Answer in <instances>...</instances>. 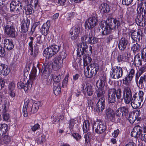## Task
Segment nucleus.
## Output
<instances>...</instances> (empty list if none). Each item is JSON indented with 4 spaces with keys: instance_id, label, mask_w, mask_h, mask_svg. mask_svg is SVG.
Instances as JSON below:
<instances>
[{
    "instance_id": "42",
    "label": "nucleus",
    "mask_w": 146,
    "mask_h": 146,
    "mask_svg": "<svg viewBox=\"0 0 146 146\" xmlns=\"http://www.w3.org/2000/svg\"><path fill=\"white\" fill-rule=\"evenodd\" d=\"M85 90L86 92L87 95L89 96H91L92 95L93 93L92 86L90 84L87 85L86 87L85 88Z\"/></svg>"
},
{
    "instance_id": "9",
    "label": "nucleus",
    "mask_w": 146,
    "mask_h": 146,
    "mask_svg": "<svg viewBox=\"0 0 146 146\" xmlns=\"http://www.w3.org/2000/svg\"><path fill=\"white\" fill-rule=\"evenodd\" d=\"M135 71L133 68L129 69V72L127 74L124 76L122 79L123 84L126 86L129 87L131 83V81L135 74Z\"/></svg>"
},
{
    "instance_id": "58",
    "label": "nucleus",
    "mask_w": 146,
    "mask_h": 146,
    "mask_svg": "<svg viewBox=\"0 0 146 146\" xmlns=\"http://www.w3.org/2000/svg\"><path fill=\"white\" fill-rule=\"evenodd\" d=\"M133 64L136 67H139L142 65V61L141 59L135 60V62L133 61Z\"/></svg>"
},
{
    "instance_id": "50",
    "label": "nucleus",
    "mask_w": 146,
    "mask_h": 146,
    "mask_svg": "<svg viewBox=\"0 0 146 146\" xmlns=\"http://www.w3.org/2000/svg\"><path fill=\"white\" fill-rule=\"evenodd\" d=\"M122 109L121 108V107H120L119 108H118L116 111L115 113V115H116L117 117V119H119V122L120 121V119L118 117H120L121 116H122Z\"/></svg>"
},
{
    "instance_id": "7",
    "label": "nucleus",
    "mask_w": 146,
    "mask_h": 146,
    "mask_svg": "<svg viewBox=\"0 0 146 146\" xmlns=\"http://www.w3.org/2000/svg\"><path fill=\"white\" fill-rule=\"evenodd\" d=\"M37 70L35 67H34L32 69L30 74H29V79L27 82L25 84L24 90L25 92L27 91L32 86L33 82L35 79L36 76Z\"/></svg>"
},
{
    "instance_id": "5",
    "label": "nucleus",
    "mask_w": 146,
    "mask_h": 146,
    "mask_svg": "<svg viewBox=\"0 0 146 146\" xmlns=\"http://www.w3.org/2000/svg\"><path fill=\"white\" fill-rule=\"evenodd\" d=\"M60 47V46L56 45L50 46L44 50L43 55L46 58L49 59L59 51Z\"/></svg>"
},
{
    "instance_id": "3",
    "label": "nucleus",
    "mask_w": 146,
    "mask_h": 146,
    "mask_svg": "<svg viewBox=\"0 0 146 146\" xmlns=\"http://www.w3.org/2000/svg\"><path fill=\"white\" fill-rule=\"evenodd\" d=\"M51 63L50 62L45 63L42 67L41 72L42 73V77L43 79H46V84L50 85L52 81L53 74H51Z\"/></svg>"
},
{
    "instance_id": "36",
    "label": "nucleus",
    "mask_w": 146,
    "mask_h": 146,
    "mask_svg": "<svg viewBox=\"0 0 146 146\" xmlns=\"http://www.w3.org/2000/svg\"><path fill=\"white\" fill-rule=\"evenodd\" d=\"M146 79V75H145L140 77L138 82L139 85L137 84L138 86L140 88L142 89L143 88H144L143 82H145Z\"/></svg>"
},
{
    "instance_id": "62",
    "label": "nucleus",
    "mask_w": 146,
    "mask_h": 146,
    "mask_svg": "<svg viewBox=\"0 0 146 146\" xmlns=\"http://www.w3.org/2000/svg\"><path fill=\"white\" fill-rule=\"evenodd\" d=\"M17 88L19 89H23L24 90V87L25 83L23 82L20 81L18 82L17 84Z\"/></svg>"
},
{
    "instance_id": "16",
    "label": "nucleus",
    "mask_w": 146,
    "mask_h": 146,
    "mask_svg": "<svg viewBox=\"0 0 146 146\" xmlns=\"http://www.w3.org/2000/svg\"><path fill=\"white\" fill-rule=\"evenodd\" d=\"M142 129V128L138 125L135 126L133 127V130L131 133V136L137 139L139 137L140 138L141 136L143 135Z\"/></svg>"
},
{
    "instance_id": "45",
    "label": "nucleus",
    "mask_w": 146,
    "mask_h": 146,
    "mask_svg": "<svg viewBox=\"0 0 146 146\" xmlns=\"http://www.w3.org/2000/svg\"><path fill=\"white\" fill-rule=\"evenodd\" d=\"M128 117V120L131 124H133L136 121V115H133L131 113H129Z\"/></svg>"
},
{
    "instance_id": "60",
    "label": "nucleus",
    "mask_w": 146,
    "mask_h": 146,
    "mask_svg": "<svg viewBox=\"0 0 146 146\" xmlns=\"http://www.w3.org/2000/svg\"><path fill=\"white\" fill-rule=\"evenodd\" d=\"M66 56V54L64 52H61L60 54L59 55L58 57H57L56 58H59L60 60H63L65 59Z\"/></svg>"
},
{
    "instance_id": "18",
    "label": "nucleus",
    "mask_w": 146,
    "mask_h": 146,
    "mask_svg": "<svg viewBox=\"0 0 146 146\" xmlns=\"http://www.w3.org/2000/svg\"><path fill=\"white\" fill-rule=\"evenodd\" d=\"M3 42L4 47L8 50H12L14 47V46L11 40L4 38L3 39Z\"/></svg>"
},
{
    "instance_id": "11",
    "label": "nucleus",
    "mask_w": 146,
    "mask_h": 146,
    "mask_svg": "<svg viewBox=\"0 0 146 146\" xmlns=\"http://www.w3.org/2000/svg\"><path fill=\"white\" fill-rule=\"evenodd\" d=\"M93 128L95 129V131L96 133L101 134L106 130V127L104 123L100 121L97 122H94Z\"/></svg>"
},
{
    "instance_id": "52",
    "label": "nucleus",
    "mask_w": 146,
    "mask_h": 146,
    "mask_svg": "<svg viewBox=\"0 0 146 146\" xmlns=\"http://www.w3.org/2000/svg\"><path fill=\"white\" fill-rule=\"evenodd\" d=\"M15 82L12 81L10 82L8 86V90H15Z\"/></svg>"
},
{
    "instance_id": "59",
    "label": "nucleus",
    "mask_w": 146,
    "mask_h": 146,
    "mask_svg": "<svg viewBox=\"0 0 146 146\" xmlns=\"http://www.w3.org/2000/svg\"><path fill=\"white\" fill-rule=\"evenodd\" d=\"M75 121L74 119H71L69 121V127L70 128L72 129L74 127L75 124Z\"/></svg>"
},
{
    "instance_id": "1",
    "label": "nucleus",
    "mask_w": 146,
    "mask_h": 146,
    "mask_svg": "<svg viewBox=\"0 0 146 146\" xmlns=\"http://www.w3.org/2000/svg\"><path fill=\"white\" fill-rule=\"evenodd\" d=\"M123 18L122 16L120 15L119 17L113 18L109 17L108 19L109 21L104 22L106 26L104 28V30L102 32V34L103 35H107L110 34L113 30L117 29L122 23H123Z\"/></svg>"
},
{
    "instance_id": "28",
    "label": "nucleus",
    "mask_w": 146,
    "mask_h": 146,
    "mask_svg": "<svg viewBox=\"0 0 146 146\" xmlns=\"http://www.w3.org/2000/svg\"><path fill=\"white\" fill-rule=\"evenodd\" d=\"M25 104L23 106V114L24 117H27L28 116V114L30 113H29L28 110L30 111L29 108H28V105L29 102V100L26 99L25 100Z\"/></svg>"
},
{
    "instance_id": "48",
    "label": "nucleus",
    "mask_w": 146,
    "mask_h": 146,
    "mask_svg": "<svg viewBox=\"0 0 146 146\" xmlns=\"http://www.w3.org/2000/svg\"><path fill=\"white\" fill-rule=\"evenodd\" d=\"M141 58L144 62H146V47L141 50Z\"/></svg>"
},
{
    "instance_id": "35",
    "label": "nucleus",
    "mask_w": 146,
    "mask_h": 146,
    "mask_svg": "<svg viewBox=\"0 0 146 146\" xmlns=\"http://www.w3.org/2000/svg\"><path fill=\"white\" fill-rule=\"evenodd\" d=\"M138 42H135L133 43L131 47V50L134 53L138 52L140 50V46L138 44Z\"/></svg>"
},
{
    "instance_id": "63",
    "label": "nucleus",
    "mask_w": 146,
    "mask_h": 146,
    "mask_svg": "<svg viewBox=\"0 0 146 146\" xmlns=\"http://www.w3.org/2000/svg\"><path fill=\"white\" fill-rule=\"evenodd\" d=\"M68 82V76H66L64 80L62 82V86L64 88L66 87Z\"/></svg>"
},
{
    "instance_id": "32",
    "label": "nucleus",
    "mask_w": 146,
    "mask_h": 146,
    "mask_svg": "<svg viewBox=\"0 0 146 146\" xmlns=\"http://www.w3.org/2000/svg\"><path fill=\"white\" fill-rule=\"evenodd\" d=\"M113 91L114 92L115 96H116L117 99L118 100H121V101L122 98V91L121 88H119L116 90L115 88H112Z\"/></svg>"
},
{
    "instance_id": "4",
    "label": "nucleus",
    "mask_w": 146,
    "mask_h": 146,
    "mask_svg": "<svg viewBox=\"0 0 146 146\" xmlns=\"http://www.w3.org/2000/svg\"><path fill=\"white\" fill-rule=\"evenodd\" d=\"M89 35L85 34L81 38L82 42L79 43L77 45V55L79 57H81L84 54V52L86 51V49L88 48V44L87 38H89Z\"/></svg>"
},
{
    "instance_id": "47",
    "label": "nucleus",
    "mask_w": 146,
    "mask_h": 146,
    "mask_svg": "<svg viewBox=\"0 0 146 146\" xmlns=\"http://www.w3.org/2000/svg\"><path fill=\"white\" fill-rule=\"evenodd\" d=\"M53 79L54 81V83L53 84H60V82L61 80V78L60 74L54 76Z\"/></svg>"
},
{
    "instance_id": "29",
    "label": "nucleus",
    "mask_w": 146,
    "mask_h": 146,
    "mask_svg": "<svg viewBox=\"0 0 146 146\" xmlns=\"http://www.w3.org/2000/svg\"><path fill=\"white\" fill-rule=\"evenodd\" d=\"M9 129L7 124L5 123L0 124V137L6 134Z\"/></svg>"
},
{
    "instance_id": "12",
    "label": "nucleus",
    "mask_w": 146,
    "mask_h": 146,
    "mask_svg": "<svg viewBox=\"0 0 146 146\" xmlns=\"http://www.w3.org/2000/svg\"><path fill=\"white\" fill-rule=\"evenodd\" d=\"M143 35V32L141 30H138L137 32L135 31H133L131 34V38L133 40L132 43H134V42H139L141 40H142Z\"/></svg>"
},
{
    "instance_id": "38",
    "label": "nucleus",
    "mask_w": 146,
    "mask_h": 146,
    "mask_svg": "<svg viewBox=\"0 0 146 146\" xmlns=\"http://www.w3.org/2000/svg\"><path fill=\"white\" fill-rule=\"evenodd\" d=\"M11 2L16 7V11L17 12V13H18L19 10L22 9V8L23 6L21 3H20L19 1L17 0L12 1Z\"/></svg>"
},
{
    "instance_id": "33",
    "label": "nucleus",
    "mask_w": 146,
    "mask_h": 146,
    "mask_svg": "<svg viewBox=\"0 0 146 146\" xmlns=\"http://www.w3.org/2000/svg\"><path fill=\"white\" fill-rule=\"evenodd\" d=\"M53 84V92L56 96L58 95L61 92V89L60 88V84Z\"/></svg>"
},
{
    "instance_id": "8",
    "label": "nucleus",
    "mask_w": 146,
    "mask_h": 146,
    "mask_svg": "<svg viewBox=\"0 0 146 146\" xmlns=\"http://www.w3.org/2000/svg\"><path fill=\"white\" fill-rule=\"evenodd\" d=\"M46 38V36L42 35L38 36L36 38V42L34 46V55L35 57L37 56L38 53L39 47L43 45Z\"/></svg>"
},
{
    "instance_id": "51",
    "label": "nucleus",
    "mask_w": 146,
    "mask_h": 146,
    "mask_svg": "<svg viewBox=\"0 0 146 146\" xmlns=\"http://www.w3.org/2000/svg\"><path fill=\"white\" fill-rule=\"evenodd\" d=\"M2 116L4 120L8 121L10 118V115L9 113H7L6 111H3V112Z\"/></svg>"
},
{
    "instance_id": "2",
    "label": "nucleus",
    "mask_w": 146,
    "mask_h": 146,
    "mask_svg": "<svg viewBox=\"0 0 146 146\" xmlns=\"http://www.w3.org/2000/svg\"><path fill=\"white\" fill-rule=\"evenodd\" d=\"M124 100L125 103L129 104L131 102V106L133 109L140 108L141 102L143 100L132 98V92L129 87H125L123 90V97L121 100Z\"/></svg>"
},
{
    "instance_id": "13",
    "label": "nucleus",
    "mask_w": 146,
    "mask_h": 146,
    "mask_svg": "<svg viewBox=\"0 0 146 146\" xmlns=\"http://www.w3.org/2000/svg\"><path fill=\"white\" fill-rule=\"evenodd\" d=\"M30 24V20L27 17L24 18L21 21L20 32L22 33H27L29 30Z\"/></svg>"
},
{
    "instance_id": "31",
    "label": "nucleus",
    "mask_w": 146,
    "mask_h": 146,
    "mask_svg": "<svg viewBox=\"0 0 146 146\" xmlns=\"http://www.w3.org/2000/svg\"><path fill=\"white\" fill-rule=\"evenodd\" d=\"M29 38L30 40L31 41L29 42L28 44L29 46L28 48L29 50L31 51L30 53V55L31 56L33 55V57L35 58V57L34 56V50H33V45L34 38L33 37L30 36L29 37Z\"/></svg>"
},
{
    "instance_id": "37",
    "label": "nucleus",
    "mask_w": 146,
    "mask_h": 146,
    "mask_svg": "<svg viewBox=\"0 0 146 146\" xmlns=\"http://www.w3.org/2000/svg\"><path fill=\"white\" fill-rule=\"evenodd\" d=\"M90 123L88 120H85L83 124V129L84 132L86 133L88 132L90 128Z\"/></svg>"
},
{
    "instance_id": "41",
    "label": "nucleus",
    "mask_w": 146,
    "mask_h": 146,
    "mask_svg": "<svg viewBox=\"0 0 146 146\" xmlns=\"http://www.w3.org/2000/svg\"><path fill=\"white\" fill-rule=\"evenodd\" d=\"M83 61L84 62V66H87L92 61V59L91 57L84 55L83 56Z\"/></svg>"
},
{
    "instance_id": "61",
    "label": "nucleus",
    "mask_w": 146,
    "mask_h": 146,
    "mask_svg": "<svg viewBox=\"0 0 146 146\" xmlns=\"http://www.w3.org/2000/svg\"><path fill=\"white\" fill-rule=\"evenodd\" d=\"M146 71V66L145 65L140 67L138 70V72L142 74V73Z\"/></svg>"
},
{
    "instance_id": "6",
    "label": "nucleus",
    "mask_w": 146,
    "mask_h": 146,
    "mask_svg": "<svg viewBox=\"0 0 146 146\" xmlns=\"http://www.w3.org/2000/svg\"><path fill=\"white\" fill-rule=\"evenodd\" d=\"M90 66L91 68L90 73H89L90 68L89 67H87V71H84V75L85 77L89 78H91L93 76H95L99 70V66L98 63L93 62L90 64Z\"/></svg>"
},
{
    "instance_id": "34",
    "label": "nucleus",
    "mask_w": 146,
    "mask_h": 146,
    "mask_svg": "<svg viewBox=\"0 0 146 146\" xmlns=\"http://www.w3.org/2000/svg\"><path fill=\"white\" fill-rule=\"evenodd\" d=\"M144 93L143 91H139V92L135 93L132 96V98L139 99L143 100Z\"/></svg>"
},
{
    "instance_id": "14",
    "label": "nucleus",
    "mask_w": 146,
    "mask_h": 146,
    "mask_svg": "<svg viewBox=\"0 0 146 146\" xmlns=\"http://www.w3.org/2000/svg\"><path fill=\"white\" fill-rule=\"evenodd\" d=\"M112 78L114 79H118L123 75V71L121 68L120 66H116L112 68Z\"/></svg>"
},
{
    "instance_id": "46",
    "label": "nucleus",
    "mask_w": 146,
    "mask_h": 146,
    "mask_svg": "<svg viewBox=\"0 0 146 146\" xmlns=\"http://www.w3.org/2000/svg\"><path fill=\"white\" fill-rule=\"evenodd\" d=\"M98 89H104L105 86V82L101 80H98L96 83Z\"/></svg>"
},
{
    "instance_id": "24",
    "label": "nucleus",
    "mask_w": 146,
    "mask_h": 146,
    "mask_svg": "<svg viewBox=\"0 0 146 146\" xmlns=\"http://www.w3.org/2000/svg\"><path fill=\"white\" fill-rule=\"evenodd\" d=\"M99 9L100 12L103 14L109 12L110 9L109 5L105 3H102L100 5Z\"/></svg>"
},
{
    "instance_id": "19",
    "label": "nucleus",
    "mask_w": 146,
    "mask_h": 146,
    "mask_svg": "<svg viewBox=\"0 0 146 146\" xmlns=\"http://www.w3.org/2000/svg\"><path fill=\"white\" fill-rule=\"evenodd\" d=\"M128 44V40L125 37H122L119 41L118 47L121 51H124Z\"/></svg>"
},
{
    "instance_id": "10",
    "label": "nucleus",
    "mask_w": 146,
    "mask_h": 146,
    "mask_svg": "<svg viewBox=\"0 0 146 146\" xmlns=\"http://www.w3.org/2000/svg\"><path fill=\"white\" fill-rule=\"evenodd\" d=\"M105 114L107 119L109 120L112 122H118L119 121V119H117V117L114 111L110 108H107L104 111Z\"/></svg>"
},
{
    "instance_id": "43",
    "label": "nucleus",
    "mask_w": 146,
    "mask_h": 146,
    "mask_svg": "<svg viewBox=\"0 0 146 146\" xmlns=\"http://www.w3.org/2000/svg\"><path fill=\"white\" fill-rule=\"evenodd\" d=\"M122 111V116L127 117L129 115L128 108L127 106L121 107Z\"/></svg>"
},
{
    "instance_id": "21",
    "label": "nucleus",
    "mask_w": 146,
    "mask_h": 146,
    "mask_svg": "<svg viewBox=\"0 0 146 146\" xmlns=\"http://www.w3.org/2000/svg\"><path fill=\"white\" fill-rule=\"evenodd\" d=\"M112 88L110 89L108 91V104L114 103L116 101V96Z\"/></svg>"
},
{
    "instance_id": "15",
    "label": "nucleus",
    "mask_w": 146,
    "mask_h": 146,
    "mask_svg": "<svg viewBox=\"0 0 146 146\" xmlns=\"http://www.w3.org/2000/svg\"><path fill=\"white\" fill-rule=\"evenodd\" d=\"M97 18L95 16L90 17L85 22V26L86 29H90L94 27L97 24Z\"/></svg>"
},
{
    "instance_id": "17",
    "label": "nucleus",
    "mask_w": 146,
    "mask_h": 146,
    "mask_svg": "<svg viewBox=\"0 0 146 146\" xmlns=\"http://www.w3.org/2000/svg\"><path fill=\"white\" fill-rule=\"evenodd\" d=\"M50 26V21L49 20H48L43 24L40 28V32L41 34L44 36H46L49 33Z\"/></svg>"
},
{
    "instance_id": "23",
    "label": "nucleus",
    "mask_w": 146,
    "mask_h": 146,
    "mask_svg": "<svg viewBox=\"0 0 146 146\" xmlns=\"http://www.w3.org/2000/svg\"><path fill=\"white\" fill-rule=\"evenodd\" d=\"M4 31L5 34L9 36L12 38L15 37L16 31L15 27L4 28Z\"/></svg>"
},
{
    "instance_id": "30",
    "label": "nucleus",
    "mask_w": 146,
    "mask_h": 146,
    "mask_svg": "<svg viewBox=\"0 0 146 146\" xmlns=\"http://www.w3.org/2000/svg\"><path fill=\"white\" fill-rule=\"evenodd\" d=\"M98 40V38L92 35V32L89 33V37L88 40V44L92 45L94 44L97 43Z\"/></svg>"
},
{
    "instance_id": "27",
    "label": "nucleus",
    "mask_w": 146,
    "mask_h": 146,
    "mask_svg": "<svg viewBox=\"0 0 146 146\" xmlns=\"http://www.w3.org/2000/svg\"><path fill=\"white\" fill-rule=\"evenodd\" d=\"M144 16L143 14L141 16L140 13H139L136 16V17L135 19V22L136 24L139 26L141 27H144V25L143 24L144 18Z\"/></svg>"
},
{
    "instance_id": "40",
    "label": "nucleus",
    "mask_w": 146,
    "mask_h": 146,
    "mask_svg": "<svg viewBox=\"0 0 146 146\" xmlns=\"http://www.w3.org/2000/svg\"><path fill=\"white\" fill-rule=\"evenodd\" d=\"M39 108V107L37 103L34 104L32 107L29 108L30 111H28L29 113H30V115L31 114L37 112Z\"/></svg>"
},
{
    "instance_id": "56",
    "label": "nucleus",
    "mask_w": 146,
    "mask_h": 146,
    "mask_svg": "<svg viewBox=\"0 0 146 146\" xmlns=\"http://www.w3.org/2000/svg\"><path fill=\"white\" fill-rule=\"evenodd\" d=\"M5 55V50L4 48L0 45V57L3 58Z\"/></svg>"
},
{
    "instance_id": "25",
    "label": "nucleus",
    "mask_w": 146,
    "mask_h": 146,
    "mask_svg": "<svg viewBox=\"0 0 146 146\" xmlns=\"http://www.w3.org/2000/svg\"><path fill=\"white\" fill-rule=\"evenodd\" d=\"M95 93L97 95V97L98 98V100H105L106 93L104 89H97L96 90Z\"/></svg>"
},
{
    "instance_id": "22",
    "label": "nucleus",
    "mask_w": 146,
    "mask_h": 146,
    "mask_svg": "<svg viewBox=\"0 0 146 146\" xmlns=\"http://www.w3.org/2000/svg\"><path fill=\"white\" fill-rule=\"evenodd\" d=\"M105 100H98L96 108V111L100 113L102 112L103 110L105 109Z\"/></svg>"
},
{
    "instance_id": "57",
    "label": "nucleus",
    "mask_w": 146,
    "mask_h": 146,
    "mask_svg": "<svg viewBox=\"0 0 146 146\" xmlns=\"http://www.w3.org/2000/svg\"><path fill=\"white\" fill-rule=\"evenodd\" d=\"M133 0H122V3L123 5L129 6L133 2Z\"/></svg>"
},
{
    "instance_id": "64",
    "label": "nucleus",
    "mask_w": 146,
    "mask_h": 146,
    "mask_svg": "<svg viewBox=\"0 0 146 146\" xmlns=\"http://www.w3.org/2000/svg\"><path fill=\"white\" fill-rule=\"evenodd\" d=\"M114 36L113 35H110L109 36L107 37L106 38V42L107 43L109 44L110 42L113 40L114 38Z\"/></svg>"
},
{
    "instance_id": "55",
    "label": "nucleus",
    "mask_w": 146,
    "mask_h": 146,
    "mask_svg": "<svg viewBox=\"0 0 146 146\" xmlns=\"http://www.w3.org/2000/svg\"><path fill=\"white\" fill-rule=\"evenodd\" d=\"M123 56L127 61H129L131 56V54L128 51L125 52L123 54Z\"/></svg>"
},
{
    "instance_id": "39",
    "label": "nucleus",
    "mask_w": 146,
    "mask_h": 146,
    "mask_svg": "<svg viewBox=\"0 0 146 146\" xmlns=\"http://www.w3.org/2000/svg\"><path fill=\"white\" fill-rule=\"evenodd\" d=\"M25 1L26 4L35 7L37 6L38 3V0H25Z\"/></svg>"
},
{
    "instance_id": "49",
    "label": "nucleus",
    "mask_w": 146,
    "mask_h": 146,
    "mask_svg": "<svg viewBox=\"0 0 146 146\" xmlns=\"http://www.w3.org/2000/svg\"><path fill=\"white\" fill-rule=\"evenodd\" d=\"M40 21L36 22L33 24L32 27L31 29V33L32 34H33L35 31L36 28L40 25Z\"/></svg>"
},
{
    "instance_id": "53",
    "label": "nucleus",
    "mask_w": 146,
    "mask_h": 146,
    "mask_svg": "<svg viewBox=\"0 0 146 146\" xmlns=\"http://www.w3.org/2000/svg\"><path fill=\"white\" fill-rule=\"evenodd\" d=\"M72 136L77 141H79L82 138L80 134L77 133H73L72 134Z\"/></svg>"
},
{
    "instance_id": "54",
    "label": "nucleus",
    "mask_w": 146,
    "mask_h": 146,
    "mask_svg": "<svg viewBox=\"0 0 146 146\" xmlns=\"http://www.w3.org/2000/svg\"><path fill=\"white\" fill-rule=\"evenodd\" d=\"M10 69L8 68L7 65H5V67L3 69V73L2 74V75H3L7 76L8 75L10 72Z\"/></svg>"
},
{
    "instance_id": "26",
    "label": "nucleus",
    "mask_w": 146,
    "mask_h": 146,
    "mask_svg": "<svg viewBox=\"0 0 146 146\" xmlns=\"http://www.w3.org/2000/svg\"><path fill=\"white\" fill-rule=\"evenodd\" d=\"M3 136L2 141V144L8 145L11 143L12 139L11 137L9 135L8 133L5 134Z\"/></svg>"
},
{
    "instance_id": "20",
    "label": "nucleus",
    "mask_w": 146,
    "mask_h": 146,
    "mask_svg": "<svg viewBox=\"0 0 146 146\" xmlns=\"http://www.w3.org/2000/svg\"><path fill=\"white\" fill-rule=\"evenodd\" d=\"M62 63V60H60L59 58H55L54 61L52 64V69L55 71L59 70L61 68Z\"/></svg>"
},
{
    "instance_id": "44",
    "label": "nucleus",
    "mask_w": 146,
    "mask_h": 146,
    "mask_svg": "<svg viewBox=\"0 0 146 146\" xmlns=\"http://www.w3.org/2000/svg\"><path fill=\"white\" fill-rule=\"evenodd\" d=\"M33 7L27 4L25 8L26 14L27 15H32L34 12Z\"/></svg>"
}]
</instances>
